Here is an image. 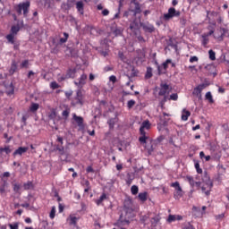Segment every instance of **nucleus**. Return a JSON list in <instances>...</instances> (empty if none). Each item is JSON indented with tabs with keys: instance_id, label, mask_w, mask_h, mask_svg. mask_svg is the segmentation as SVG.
<instances>
[{
	"instance_id": "1",
	"label": "nucleus",
	"mask_w": 229,
	"mask_h": 229,
	"mask_svg": "<svg viewBox=\"0 0 229 229\" xmlns=\"http://www.w3.org/2000/svg\"><path fill=\"white\" fill-rule=\"evenodd\" d=\"M123 210L125 212L126 217L124 218L123 216V214H121L117 225H130V217H133V208H132V202L131 200H124L123 202Z\"/></svg>"
},
{
	"instance_id": "2",
	"label": "nucleus",
	"mask_w": 229,
	"mask_h": 229,
	"mask_svg": "<svg viewBox=\"0 0 229 229\" xmlns=\"http://www.w3.org/2000/svg\"><path fill=\"white\" fill-rule=\"evenodd\" d=\"M202 182L204 183L201 186V191L203 194H205L206 196H210L214 183L213 181H211L207 171L203 173Z\"/></svg>"
},
{
	"instance_id": "3",
	"label": "nucleus",
	"mask_w": 229,
	"mask_h": 229,
	"mask_svg": "<svg viewBox=\"0 0 229 229\" xmlns=\"http://www.w3.org/2000/svg\"><path fill=\"white\" fill-rule=\"evenodd\" d=\"M140 13H142V9L140 8V2H137V0H131V6L128 11H124L123 16L125 18H129L130 15L137 16V14H140Z\"/></svg>"
},
{
	"instance_id": "4",
	"label": "nucleus",
	"mask_w": 229,
	"mask_h": 229,
	"mask_svg": "<svg viewBox=\"0 0 229 229\" xmlns=\"http://www.w3.org/2000/svg\"><path fill=\"white\" fill-rule=\"evenodd\" d=\"M138 14H136V16H134L132 21H131L130 23V27L129 29L131 30V32H133L134 36L137 38L138 34L140 32V29L141 27V16H138Z\"/></svg>"
},
{
	"instance_id": "5",
	"label": "nucleus",
	"mask_w": 229,
	"mask_h": 229,
	"mask_svg": "<svg viewBox=\"0 0 229 229\" xmlns=\"http://www.w3.org/2000/svg\"><path fill=\"white\" fill-rule=\"evenodd\" d=\"M30 7V2L27 0V2H21L18 4V5L14 7V9L18 14H22L23 11V16L27 17L29 14Z\"/></svg>"
},
{
	"instance_id": "6",
	"label": "nucleus",
	"mask_w": 229,
	"mask_h": 229,
	"mask_svg": "<svg viewBox=\"0 0 229 229\" xmlns=\"http://www.w3.org/2000/svg\"><path fill=\"white\" fill-rule=\"evenodd\" d=\"M83 106L84 105V95L81 89H77L75 97L72 99V106Z\"/></svg>"
},
{
	"instance_id": "7",
	"label": "nucleus",
	"mask_w": 229,
	"mask_h": 229,
	"mask_svg": "<svg viewBox=\"0 0 229 229\" xmlns=\"http://www.w3.org/2000/svg\"><path fill=\"white\" fill-rule=\"evenodd\" d=\"M216 18H218V21H222L219 13L216 11H207V20H208V23H211L212 21L216 23Z\"/></svg>"
},
{
	"instance_id": "8",
	"label": "nucleus",
	"mask_w": 229,
	"mask_h": 229,
	"mask_svg": "<svg viewBox=\"0 0 229 229\" xmlns=\"http://www.w3.org/2000/svg\"><path fill=\"white\" fill-rule=\"evenodd\" d=\"M171 187H174L175 189V193L174 194L175 199H178V198H182L183 196L182 188L179 182V181H175L174 182L171 183Z\"/></svg>"
},
{
	"instance_id": "9",
	"label": "nucleus",
	"mask_w": 229,
	"mask_h": 229,
	"mask_svg": "<svg viewBox=\"0 0 229 229\" xmlns=\"http://www.w3.org/2000/svg\"><path fill=\"white\" fill-rule=\"evenodd\" d=\"M140 27H142L144 32H148L149 34H152L156 30L155 25L149 21H141Z\"/></svg>"
},
{
	"instance_id": "10",
	"label": "nucleus",
	"mask_w": 229,
	"mask_h": 229,
	"mask_svg": "<svg viewBox=\"0 0 229 229\" xmlns=\"http://www.w3.org/2000/svg\"><path fill=\"white\" fill-rule=\"evenodd\" d=\"M181 13L180 11H176L174 7H170L168 9V13L164 14V19L165 20H171V18H174V16H180Z\"/></svg>"
},
{
	"instance_id": "11",
	"label": "nucleus",
	"mask_w": 229,
	"mask_h": 229,
	"mask_svg": "<svg viewBox=\"0 0 229 229\" xmlns=\"http://www.w3.org/2000/svg\"><path fill=\"white\" fill-rule=\"evenodd\" d=\"M140 132L141 136H140L139 141H140V143L146 144L147 140H148V136H147V132L145 131L144 122H142V123L140 127Z\"/></svg>"
},
{
	"instance_id": "12",
	"label": "nucleus",
	"mask_w": 229,
	"mask_h": 229,
	"mask_svg": "<svg viewBox=\"0 0 229 229\" xmlns=\"http://www.w3.org/2000/svg\"><path fill=\"white\" fill-rule=\"evenodd\" d=\"M205 88H207V84H199L198 86H196V88L193 89V95H196L197 97H199V98H201V91Z\"/></svg>"
},
{
	"instance_id": "13",
	"label": "nucleus",
	"mask_w": 229,
	"mask_h": 229,
	"mask_svg": "<svg viewBox=\"0 0 229 229\" xmlns=\"http://www.w3.org/2000/svg\"><path fill=\"white\" fill-rule=\"evenodd\" d=\"M88 75L86 73H82V75H81L79 81H75V84L76 86H79V88H82L84 86V84H86V80H87Z\"/></svg>"
},
{
	"instance_id": "14",
	"label": "nucleus",
	"mask_w": 229,
	"mask_h": 229,
	"mask_svg": "<svg viewBox=\"0 0 229 229\" xmlns=\"http://www.w3.org/2000/svg\"><path fill=\"white\" fill-rule=\"evenodd\" d=\"M75 0H67V2L62 4V8L64 9V11H70L72 7L74 6Z\"/></svg>"
},
{
	"instance_id": "15",
	"label": "nucleus",
	"mask_w": 229,
	"mask_h": 229,
	"mask_svg": "<svg viewBox=\"0 0 229 229\" xmlns=\"http://www.w3.org/2000/svg\"><path fill=\"white\" fill-rule=\"evenodd\" d=\"M168 89H169V84H167V83H165V84L161 83L160 84V89L158 91V95L165 96L167 93Z\"/></svg>"
},
{
	"instance_id": "16",
	"label": "nucleus",
	"mask_w": 229,
	"mask_h": 229,
	"mask_svg": "<svg viewBox=\"0 0 229 229\" xmlns=\"http://www.w3.org/2000/svg\"><path fill=\"white\" fill-rule=\"evenodd\" d=\"M28 147H18L13 152V156H22L28 150Z\"/></svg>"
},
{
	"instance_id": "17",
	"label": "nucleus",
	"mask_w": 229,
	"mask_h": 229,
	"mask_svg": "<svg viewBox=\"0 0 229 229\" xmlns=\"http://www.w3.org/2000/svg\"><path fill=\"white\" fill-rule=\"evenodd\" d=\"M205 70H207V72L209 73V74H213L214 76L216 75V68L215 66V64H207L205 66Z\"/></svg>"
},
{
	"instance_id": "18",
	"label": "nucleus",
	"mask_w": 229,
	"mask_h": 229,
	"mask_svg": "<svg viewBox=\"0 0 229 229\" xmlns=\"http://www.w3.org/2000/svg\"><path fill=\"white\" fill-rule=\"evenodd\" d=\"M5 91L7 95H13L15 92V86H13V82H11L5 86Z\"/></svg>"
},
{
	"instance_id": "19",
	"label": "nucleus",
	"mask_w": 229,
	"mask_h": 229,
	"mask_svg": "<svg viewBox=\"0 0 229 229\" xmlns=\"http://www.w3.org/2000/svg\"><path fill=\"white\" fill-rule=\"evenodd\" d=\"M73 119L75 120V122L77 123L79 127H81L83 125V123H84L83 116H78V114H76V113H73Z\"/></svg>"
},
{
	"instance_id": "20",
	"label": "nucleus",
	"mask_w": 229,
	"mask_h": 229,
	"mask_svg": "<svg viewBox=\"0 0 229 229\" xmlns=\"http://www.w3.org/2000/svg\"><path fill=\"white\" fill-rule=\"evenodd\" d=\"M17 61H15V59H13L11 68L9 69V73H11V75H13V73L17 72Z\"/></svg>"
},
{
	"instance_id": "21",
	"label": "nucleus",
	"mask_w": 229,
	"mask_h": 229,
	"mask_svg": "<svg viewBox=\"0 0 229 229\" xmlns=\"http://www.w3.org/2000/svg\"><path fill=\"white\" fill-rule=\"evenodd\" d=\"M216 170H217V174L218 175H223V174L225 173V166H224V165L222 163H218V165H216Z\"/></svg>"
},
{
	"instance_id": "22",
	"label": "nucleus",
	"mask_w": 229,
	"mask_h": 229,
	"mask_svg": "<svg viewBox=\"0 0 229 229\" xmlns=\"http://www.w3.org/2000/svg\"><path fill=\"white\" fill-rule=\"evenodd\" d=\"M76 7H77V11H78L81 14H84V3H83L81 0L79 1V2H77Z\"/></svg>"
},
{
	"instance_id": "23",
	"label": "nucleus",
	"mask_w": 229,
	"mask_h": 229,
	"mask_svg": "<svg viewBox=\"0 0 229 229\" xmlns=\"http://www.w3.org/2000/svg\"><path fill=\"white\" fill-rule=\"evenodd\" d=\"M202 39H201V44L203 47H207L208 44L209 43V38H208V33L207 34H202L201 36Z\"/></svg>"
},
{
	"instance_id": "24",
	"label": "nucleus",
	"mask_w": 229,
	"mask_h": 229,
	"mask_svg": "<svg viewBox=\"0 0 229 229\" xmlns=\"http://www.w3.org/2000/svg\"><path fill=\"white\" fill-rule=\"evenodd\" d=\"M220 36H217L216 39H218V41H223L224 40V38L225 36V34L228 32L227 29L225 28H222L220 29Z\"/></svg>"
},
{
	"instance_id": "25",
	"label": "nucleus",
	"mask_w": 229,
	"mask_h": 229,
	"mask_svg": "<svg viewBox=\"0 0 229 229\" xmlns=\"http://www.w3.org/2000/svg\"><path fill=\"white\" fill-rule=\"evenodd\" d=\"M19 30H21L20 25H13L11 27V32H13V39H15V34H18Z\"/></svg>"
},
{
	"instance_id": "26",
	"label": "nucleus",
	"mask_w": 229,
	"mask_h": 229,
	"mask_svg": "<svg viewBox=\"0 0 229 229\" xmlns=\"http://www.w3.org/2000/svg\"><path fill=\"white\" fill-rule=\"evenodd\" d=\"M139 199L140 201H147L148 199V191H140L138 195Z\"/></svg>"
},
{
	"instance_id": "27",
	"label": "nucleus",
	"mask_w": 229,
	"mask_h": 229,
	"mask_svg": "<svg viewBox=\"0 0 229 229\" xmlns=\"http://www.w3.org/2000/svg\"><path fill=\"white\" fill-rule=\"evenodd\" d=\"M153 77V68L151 66L147 67V72L145 73L146 79H151Z\"/></svg>"
},
{
	"instance_id": "28",
	"label": "nucleus",
	"mask_w": 229,
	"mask_h": 229,
	"mask_svg": "<svg viewBox=\"0 0 229 229\" xmlns=\"http://www.w3.org/2000/svg\"><path fill=\"white\" fill-rule=\"evenodd\" d=\"M6 39L9 43H11L12 45H14L15 39H14L13 32H12V30L10 34H7Z\"/></svg>"
},
{
	"instance_id": "29",
	"label": "nucleus",
	"mask_w": 229,
	"mask_h": 229,
	"mask_svg": "<svg viewBox=\"0 0 229 229\" xmlns=\"http://www.w3.org/2000/svg\"><path fill=\"white\" fill-rule=\"evenodd\" d=\"M189 116H191V111L182 109V120H188Z\"/></svg>"
},
{
	"instance_id": "30",
	"label": "nucleus",
	"mask_w": 229,
	"mask_h": 229,
	"mask_svg": "<svg viewBox=\"0 0 229 229\" xmlns=\"http://www.w3.org/2000/svg\"><path fill=\"white\" fill-rule=\"evenodd\" d=\"M75 73H76V70H72V68H70V70H68L65 77H66V79L74 78Z\"/></svg>"
},
{
	"instance_id": "31",
	"label": "nucleus",
	"mask_w": 229,
	"mask_h": 229,
	"mask_svg": "<svg viewBox=\"0 0 229 229\" xmlns=\"http://www.w3.org/2000/svg\"><path fill=\"white\" fill-rule=\"evenodd\" d=\"M195 168L198 174H202L203 170L200 166L199 161L198 159H194Z\"/></svg>"
},
{
	"instance_id": "32",
	"label": "nucleus",
	"mask_w": 229,
	"mask_h": 229,
	"mask_svg": "<svg viewBox=\"0 0 229 229\" xmlns=\"http://www.w3.org/2000/svg\"><path fill=\"white\" fill-rule=\"evenodd\" d=\"M131 192L132 196H137V194H139V186H137V184H132L131 187Z\"/></svg>"
},
{
	"instance_id": "33",
	"label": "nucleus",
	"mask_w": 229,
	"mask_h": 229,
	"mask_svg": "<svg viewBox=\"0 0 229 229\" xmlns=\"http://www.w3.org/2000/svg\"><path fill=\"white\" fill-rule=\"evenodd\" d=\"M106 198H107L106 193H102L99 199H97V205L99 207V205H101V203H103V201H105Z\"/></svg>"
},
{
	"instance_id": "34",
	"label": "nucleus",
	"mask_w": 229,
	"mask_h": 229,
	"mask_svg": "<svg viewBox=\"0 0 229 229\" xmlns=\"http://www.w3.org/2000/svg\"><path fill=\"white\" fill-rule=\"evenodd\" d=\"M186 180L189 182L191 187H194V185H196V181H194V177H192V175H186Z\"/></svg>"
},
{
	"instance_id": "35",
	"label": "nucleus",
	"mask_w": 229,
	"mask_h": 229,
	"mask_svg": "<svg viewBox=\"0 0 229 229\" xmlns=\"http://www.w3.org/2000/svg\"><path fill=\"white\" fill-rule=\"evenodd\" d=\"M64 38H60V45H63L64 43H66V41H68L69 39V33L68 32H64Z\"/></svg>"
},
{
	"instance_id": "36",
	"label": "nucleus",
	"mask_w": 229,
	"mask_h": 229,
	"mask_svg": "<svg viewBox=\"0 0 229 229\" xmlns=\"http://www.w3.org/2000/svg\"><path fill=\"white\" fill-rule=\"evenodd\" d=\"M38 107H39V104H38L37 102H33V103L30 105V110L32 113H35L36 111H38Z\"/></svg>"
},
{
	"instance_id": "37",
	"label": "nucleus",
	"mask_w": 229,
	"mask_h": 229,
	"mask_svg": "<svg viewBox=\"0 0 229 229\" xmlns=\"http://www.w3.org/2000/svg\"><path fill=\"white\" fill-rule=\"evenodd\" d=\"M137 39L138 41H140V43H145L146 39L145 38L141 35L140 33V29H139V32L137 34Z\"/></svg>"
},
{
	"instance_id": "38",
	"label": "nucleus",
	"mask_w": 229,
	"mask_h": 229,
	"mask_svg": "<svg viewBox=\"0 0 229 229\" xmlns=\"http://www.w3.org/2000/svg\"><path fill=\"white\" fill-rule=\"evenodd\" d=\"M23 187H24L25 191H30V189H31V187H33L32 181H28L27 182H24Z\"/></svg>"
},
{
	"instance_id": "39",
	"label": "nucleus",
	"mask_w": 229,
	"mask_h": 229,
	"mask_svg": "<svg viewBox=\"0 0 229 229\" xmlns=\"http://www.w3.org/2000/svg\"><path fill=\"white\" fill-rule=\"evenodd\" d=\"M5 152L6 154H10L12 152V148H10V146L5 147H0V153Z\"/></svg>"
},
{
	"instance_id": "40",
	"label": "nucleus",
	"mask_w": 229,
	"mask_h": 229,
	"mask_svg": "<svg viewBox=\"0 0 229 229\" xmlns=\"http://www.w3.org/2000/svg\"><path fill=\"white\" fill-rule=\"evenodd\" d=\"M56 150H59V153L61 156H64V154H66L65 148L62 145H56Z\"/></svg>"
},
{
	"instance_id": "41",
	"label": "nucleus",
	"mask_w": 229,
	"mask_h": 229,
	"mask_svg": "<svg viewBox=\"0 0 229 229\" xmlns=\"http://www.w3.org/2000/svg\"><path fill=\"white\" fill-rule=\"evenodd\" d=\"M115 122H116V118H109V120L107 121V123L109 124L110 129H114L115 125Z\"/></svg>"
},
{
	"instance_id": "42",
	"label": "nucleus",
	"mask_w": 229,
	"mask_h": 229,
	"mask_svg": "<svg viewBox=\"0 0 229 229\" xmlns=\"http://www.w3.org/2000/svg\"><path fill=\"white\" fill-rule=\"evenodd\" d=\"M206 98H207V100H208L210 103H213V102H214V98H213V95H212L211 91H207V93H206Z\"/></svg>"
},
{
	"instance_id": "43",
	"label": "nucleus",
	"mask_w": 229,
	"mask_h": 229,
	"mask_svg": "<svg viewBox=\"0 0 229 229\" xmlns=\"http://www.w3.org/2000/svg\"><path fill=\"white\" fill-rule=\"evenodd\" d=\"M135 104H136V100H134L133 98H131V100H128L127 102L128 109H131L133 106H135Z\"/></svg>"
},
{
	"instance_id": "44",
	"label": "nucleus",
	"mask_w": 229,
	"mask_h": 229,
	"mask_svg": "<svg viewBox=\"0 0 229 229\" xmlns=\"http://www.w3.org/2000/svg\"><path fill=\"white\" fill-rule=\"evenodd\" d=\"M48 117L51 119V120H55V118H56V111L55 109H51L49 114H48Z\"/></svg>"
},
{
	"instance_id": "45",
	"label": "nucleus",
	"mask_w": 229,
	"mask_h": 229,
	"mask_svg": "<svg viewBox=\"0 0 229 229\" xmlns=\"http://www.w3.org/2000/svg\"><path fill=\"white\" fill-rule=\"evenodd\" d=\"M208 55H209V59H211V61H215L216 60V52L212 49L208 50Z\"/></svg>"
},
{
	"instance_id": "46",
	"label": "nucleus",
	"mask_w": 229,
	"mask_h": 229,
	"mask_svg": "<svg viewBox=\"0 0 229 229\" xmlns=\"http://www.w3.org/2000/svg\"><path fill=\"white\" fill-rule=\"evenodd\" d=\"M168 98H169V97L166 94H165L162 100H160L161 107H164V106H165V102H167Z\"/></svg>"
},
{
	"instance_id": "47",
	"label": "nucleus",
	"mask_w": 229,
	"mask_h": 229,
	"mask_svg": "<svg viewBox=\"0 0 229 229\" xmlns=\"http://www.w3.org/2000/svg\"><path fill=\"white\" fill-rule=\"evenodd\" d=\"M85 185H86V188H84V192H89V191H90V189H91V186H90V182H89V181H88V179H86V181H85Z\"/></svg>"
},
{
	"instance_id": "48",
	"label": "nucleus",
	"mask_w": 229,
	"mask_h": 229,
	"mask_svg": "<svg viewBox=\"0 0 229 229\" xmlns=\"http://www.w3.org/2000/svg\"><path fill=\"white\" fill-rule=\"evenodd\" d=\"M29 64H30L29 59H25V60L22 61V63L21 64V68H29Z\"/></svg>"
},
{
	"instance_id": "49",
	"label": "nucleus",
	"mask_w": 229,
	"mask_h": 229,
	"mask_svg": "<svg viewBox=\"0 0 229 229\" xmlns=\"http://www.w3.org/2000/svg\"><path fill=\"white\" fill-rule=\"evenodd\" d=\"M50 87L52 88V89H56L57 88H60V84H58L56 81H53L50 84Z\"/></svg>"
},
{
	"instance_id": "50",
	"label": "nucleus",
	"mask_w": 229,
	"mask_h": 229,
	"mask_svg": "<svg viewBox=\"0 0 229 229\" xmlns=\"http://www.w3.org/2000/svg\"><path fill=\"white\" fill-rule=\"evenodd\" d=\"M20 191H21V184H19V182H14L13 191L14 192H20Z\"/></svg>"
},
{
	"instance_id": "51",
	"label": "nucleus",
	"mask_w": 229,
	"mask_h": 229,
	"mask_svg": "<svg viewBox=\"0 0 229 229\" xmlns=\"http://www.w3.org/2000/svg\"><path fill=\"white\" fill-rule=\"evenodd\" d=\"M50 219H55V206L52 207V209L50 210Z\"/></svg>"
},
{
	"instance_id": "52",
	"label": "nucleus",
	"mask_w": 229,
	"mask_h": 229,
	"mask_svg": "<svg viewBox=\"0 0 229 229\" xmlns=\"http://www.w3.org/2000/svg\"><path fill=\"white\" fill-rule=\"evenodd\" d=\"M143 127H144V129H150L151 123H150L149 120H144Z\"/></svg>"
},
{
	"instance_id": "53",
	"label": "nucleus",
	"mask_w": 229,
	"mask_h": 229,
	"mask_svg": "<svg viewBox=\"0 0 229 229\" xmlns=\"http://www.w3.org/2000/svg\"><path fill=\"white\" fill-rule=\"evenodd\" d=\"M6 182H4V184H2V186H0V194H5L6 192Z\"/></svg>"
},
{
	"instance_id": "54",
	"label": "nucleus",
	"mask_w": 229,
	"mask_h": 229,
	"mask_svg": "<svg viewBox=\"0 0 229 229\" xmlns=\"http://www.w3.org/2000/svg\"><path fill=\"white\" fill-rule=\"evenodd\" d=\"M169 63H172V59H166V60L163 63L164 70H167Z\"/></svg>"
},
{
	"instance_id": "55",
	"label": "nucleus",
	"mask_w": 229,
	"mask_h": 229,
	"mask_svg": "<svg viewBox=\"0 0 229 229\" xmlns=\"http://www.w3.org/2000/svg\"><path fill=\"white\" fill-rule=\"evenodd\" d=\"M122 29H118V28H116V29H114V30H113V33L114 34V36H121L122 35Z\"/></svg>"
},
{
	"instance_id": "56",
	"label": "nucleus",
	"mask_w": 229,
	"mask_h": 229,
	"mask_svg": "<svg viewBox=\"0 0 229 229\" xmlns=\"http://www.w3.org/2000/svg\"><path fill=\"white\" fill-rule=\"evenodd\" d=\"M69 114H70V109H64L62 112V115L64 116L65 118H68Z\"/></svg>"
},
{
	"instance_id": "57",
	"label": "nucleus",
	"mask_w": 229,
	"mask_h": 229,
	"mask_svg": "<svg viewBox=\"0 0 229 229\" xmlns=\"http://www.w3.org/2000/svg\"><path fill=\"white\" fill-rule=\"evenodd\" d=\"M171 100H178V93H172L169 97Z\"/></svg>"
},
{
	"instance_id": "58",
	"label": "nucleus",
	"mask_w": 229,
	"mask_h": 229,
	"mask_svg": "<svg viewBox=\"0 0 229 229\" xmlns=\"http://www.w3.org/2000/svg\"><path fill=\"white\" fill-rule=\"evenodd\" d=\"M168 223H173L174 221H176V216H168V219H167Z\"/></svg>"
},
{
	"instance_id": "59",
	"label": "nucleus",
	"mask_w": 229,
	"mask_h": 229,
	"mask_svg": "<svg viewBox=\"0 0 229 229\" xmlns=\"http://www.w3.org/2000/svg\"><path fill=\"white\" fill-rule=\"evenodd\" d=\"M10 229H19V223H13V225H8Z\"/></svg>"
},
{
	"instance_id": "60",
	"label": "nucleus",
	"mask_w": 229,
	"mask_h": 229,
	"mask_svg": "<svg viewBox=\"0 0 229 229\" xmlns=\"http://www.w3.org/2000/svg\"><path fill=\"white\" fill-rule=\"evenodd\" d=\"M159 221H160V219L157 216L152 217V219H151L152 225H157V223H159Z\"/></svg>"
},
{
	"instance_id": "61",
	"label": "nucleus",
	"mask_w": 229,
	"mask_h": 229,
	"mask_svg": "<svg viewBox=\"0 0 229 229\" xmlns=\"http://www.w3.org/2000/svg\"><path fill=\"white\" fill-rule=\"evenodd\" d=\"M86 172H88V174L90 173V172H91V173H94V172H95V170H94L92 165H88V166L86 167Z\"/></svg>"
},
{
	"instance_id": "62",
	"label": "nucleus",
	"mask_w": 229,
	"mask_h": 229,
	"mask_svg": "<svg viewBox=\"0 0 229 229\" xmlns=\"http://www.w3.org/2000/svg\"><path fill=\"white\" fill-rule=\"evenodd\" d=\"M28 118H29V114H22L21 120H22L24 125H27V120H28Z\"/></svg>"
},
{
	"instance_id": "63",
	"label": "nucleus",
	"mask_w": 229,
	"mask_h": 229,
	"mask_svg": "<svg viewBox=\"0 0 229 229\" xmlns=\"http://www.w3.org/2000/svg\"><path fill=\"white\" fill-rule=\"evenodd\" d=\"M195 61H199L198 55H192L190 57V63H194Z\"/></svg>"
},
{
	"instance_id": "64",
	"label": "nucleus",
	"mask_w": 229,
	"mask_h": 229,
	"mask_svg": "<svg viewBox=\"0 0 229 229\" xmlns=\"http://www.w3.org/2000/svg\"><path fill=\"white\" fill-rule=\"evenodd\" d=\"M72 93H73L72 89H70V91H65V97L67 98H71Z\"/></svg>"
}]
</instances>
